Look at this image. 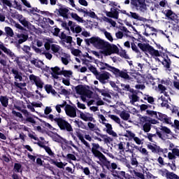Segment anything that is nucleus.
<instances>
[{"mask_svg":"<svg viewBox=\"0 0 179 179\" xmlns=\"http://www.w3.org/2000/svg\"><path fill=\"white\" fill-rule=\"evenodd\" d=\"M0 50L3 51V52L6 54V55H8L10 58H11V59L16 61L17 57L15 53L12 52V50H10V49H8L6 47H5V45H3V43L0 44Z\"/></svg>","mask_w":179,"mask_h":179,"instance_id":"15","label":"nucleus"},{"mask_svg":"<svg viewBox=\"0 0 179 179\" xmlns=\"http://www.w3.org/2000/svg\"><path fill=\"white\" fill-rule=\"evenodd\" d=\"M104 66H106L108 68V71H110V72H113L115 76H118L119 78H123L124 79H128L129 78V76L128 75V73H127V71H120V69L110 66L108 64L105 63Z\"/></svg>","mask_w":179,"mask_h":179,"instance_id":"6","label":"nucleus"},{"mask_svg":"<svg viewBox=\"0 0 179 179\" xmlns=\"http://www.w3.org/2000/svg\"><path fill=\"white\" fill-rule=\"evenodd\" d=\"M89 43L92 44L95 48L98 50H103L104 51V48L107 44V41L99 38V37H92L89 39Z\"/></svg>","mask_w":179,"mask_h":179,"instance_id":"8","label":"nucleus"},{"mask_svg":"<svg viewBox=\"0 0 179 179\" xmlns=\"http://www.w3.org/2000/svg\"><path fill=\"white\" fill-rule=\"evenodd\" d=\"M90 17H92V19H96V20H100V17H98L97 15H96V13L94 11H92V10H90L88 12V15Z\"/></svg>","mask_w":179,"mask_h":179,"instance_id":"57","label":"nucleus"},{"mask_svg":"<svg viewBox=\"0 0 179 179\" xmlns=\"http://www.w3.org/2000/svg\"><path fill=\"white\" fill-rule=\"evenodd\" d=\"M58 12L60 16L65 17V19H68V13L69 12V9L65 7H62L58 10Z\"/></svg>","mask_w":179,"mask_h":179,"instance_id":"34","label":"nucleus"},{"mask_svg":"<svg viewBox=\"0 0 179 179\" xmlns=\"http://www.w3.org/2000/svg\"><path fill=\"white\" fill-rule=\"evenodd\" d=\"M138 47L144 52L146 57H149V55L153 58H155L159 62H162V65L167 69H170L171 65V60L169 58V56L163 57V59L161 60L158 57H160V52L159 50L155 49L152 45L148 43H138Z\"/></svg>","mask_w":179,"mask_h":179,"instance_id":"1","label":"nucleus"},{"mask_svg":"<svg viewBox=\"0 0 179 179\" xmlns=\"http://www.w3.org/2000/svg\"><path fill=\"white\" fill-rule=\"evenodd\" d=\"M144 29L145 31L143 33V35L146 37H149V36H155L156 35V34L155 33L157 31V30L155 27H150L149 24L144 25Z\"/></svg>","mask_w":179,"mask_h":179,"instance_id":"17","label":"nucleus"},{"mask_svg":"<svg viewBox=\"0 0 179 179\" xmlns=\"http://www.w3.org/2000/svg\"><path fill=\"white\" fill-rule=\"evenodd\" d=\"M103 34L109 41H111V42L113 41L114 39L113 38V36H111V34L110 32L107 31H104Z\"/></svg>","mask_w":179,"mask_h":179,"instance_id":"63","label":"nucleus"},{"mask_svg":"<svg viewBox=\"0 0 179 179\" xmlns=\"http://www.w3.org/2000/svg\"><path fill=\"white\" fill-rule=\"evenodd\" d=\"M106 128V132L108 134V135H110L113 138H118V135L115 131H113V126L110 123H105L103 124Z\"/></svg>","mask_w":179,"mask_h":179,"instance_id":"22","label":"nucleus"},{"mask_svg":"<svg viewBox=\"0 0 179 179\" xmlns=\"http://www.w3.org/2000/svg\"><path fill=\"white\" fill-rule=\"evenodd\" d=\"M151 124L150 122H145L142 124V129L144 132H150Z\"/></svg>","mask_w":179,"mask_h":179,"instance_id":"44","label":"nucleus"},{"mask_svg":"<svg viewBox=\"0 0 179 179\" xmlns=\"http://www.w3.org/2000/svg\"><path fill=\"white\" fill-rule=\"evenodd\" d=\"M124 136L126 138H129V139H134V137L136 136L135 134L133 133L132 131L127 130L126 131V134H124Z\"/></svg>","mask_w":179,"mask_h":179,"instance_id":"59","label":"nucleus"},{"mask_svg":"<svg viewBox=\"0 0 179 179\" xmlns=\"http://www.w3.org/2000/svg\"><path fill=\"white\" fill-rule=\"evenodd\" d=\"M71 17L73 20H76V22H78L79 23H85L86 21L83 20V17H80L78 14L75 13H70Z\"/></svg>","mask_w":179,"mask_h":179,"instance_id":"36","label":"nucleus"},{"mask_svg":"<svg viewBox=\"0 0 179 179\" xmlns=\"http://www.w3.org/2000/svg\"><path fill=\"white\" fill-rule=\"evenodd\" d=\"M179 157V150L178 148H173L172 152L168 153V159L169 160H176V157Z\"/></svg>","mask_w":179,"mask_h":179,"instance_id":"29","label":"nucleus"},{"mask_svg":"<svg viewBox=\"0 0 179 179\" xmlns=\"http://www.w3.org/2000/svg\"><path fill=\"white\" fill-rule=\"evenodd\" d=\"M132 5L138 12L145 13L148 10V6L146 5L145 0H134L132 2Z\"/></svg>","mask_w":179,"mask_h":179,"instance_id":"11","label":"nucleus"},{"mask_svg":"<svg viewBox=\"0 0 179 179\" xmlns=\"http://www.w3.org/2000/svg\"><path fill=\"white\" fill-rule=\"evenodd\" d=\"M143 99L147 100L150 104H153V103H155V99L149 95H144Z\"/></svg>","mask_w":179,"mask_h":179,"instance_id":"62","label":"nucleus"},{"mask_svg":"<svg viewBox=\"0 0 179 179\" xmlns=\"http://www.w3.org/2000/svg\"><path fill=\"white\" fill-rule=\"evenodd\" d=\"M13 8L17 10H22V4L16 0L13 1Z\"/></svg>","mask_w":179,"mask_h":179,"instance_id":"60","label":"nucleus"},{"mask_svg":"<svg viewBox=\"0 0 179 179\" xmlns=\"http://www.w3.org/2000/svg\"><path fill=\"white\" fill-rule=\"evenodd\" d=\"M111 78V74L110 73L106 71L102 73H99L96 76L97 80H99L102 85H106V83H108V80Z\"/></svg>","mask_w":179,"mask_h":179,"instance_id":"13","label":"nucleus"},{"mask_svg":"<svg viewBox=\"0 0 179 179\" xmlns=\"http://www.w3.org/2000/svg\"><path fill=\"white\" fill-rule=\"evenodd\" d=\"M55 122L57 123V125L59 127L60 129L63 131H67L68 132H72L73 129L69 122H68L64 118L55 119Z\"/></svg>","mask_w":179,"mask_h":179,"instance_id":"10","label":"nucleus"},{"mask_svg":"<svg viewBox=\"0 0 179 179\" xmlns=\"http://www.w3.org/2000/svg\"><path fill=\"white\" fill-rule=\"evenodd\" d=\"M98 118L99 120L100 124H102L103 125H104V124L107 123V119H106L104 115H98Z\"/></svg>","mask_w":179,"mask_h":179,"instance_id":"61","label":"nucleus"},{"mask_svg":"<svg viewBox=\"0 0 179 179\" xmlns=\"http://www.w3.org/2000/svg\"><path fill=\"white\" fill-rule=\"evenodd\" d=\"M162 13L171 20H176V19H177V15H176L171 10H162Z\"/></svg>","mask_w":179,"mask_h":179,"instance_id":"24","label":"nucleus"},{"mask_svg":"<svg viewBox=\"0 0 179 179\" xmlns=\"http://www.w3.org/2000/svg\"><path fill=\"white\" fill-rule=\"evenodd\" d=\"M135 149H138V146L132 143L127 142L124 147V152L128 153H134Z\"/></svg>","mask_w":179,"mask_h":179,"instance_id":"23","label":"nucleus"},{"mask_svg":"<svg viewBox=\"0 0 179 179\" xmlns=\"http://www.w3.org/2000/svg\"><path fill=\"white\" fill-rule=\"evenodd\" d=\"M31 64H32V65H34L35 66H36V68H41L43 66V65H44L43 62L38 61L37 59L31 60Z\"/></svg>","mask_w":179,"mask_h":179,"instance_id":"46","label":"nucleus"},{"mask_svg":"<svg viewBox=\"0 0 179 179\" xmlns=\"http://www.w3.org/2000/svg\"><path fill=\"white\" fill-rule=\"evenodd\" d=\"M66 105V101H65L64 103H62V104H57L55 106V108L56 110V111L59 113L61 114L62 113V108H64L65 106Z\"/></svg>","mask_w":179,"mask_h":179,"instance_id":"47","label":"nucleus"},{"mask_svg":"<svg viewBox=\"0 0 179 179\" xmlns=\"http://www.w3.org/2000/svg\"><path fill=\"white\" fill-rule=\"evenodd\" d=\"M15 17H17V20H19L20 23L22 24V26H24V27H29L30 22H29L28 20H26L24 17H23V15L17 14Z\"/></svg>","mask_w":179,"mask_h":179,"instance_id":"28","label":"nucleus"},{"mask_svg":"<svg viewBox=\"0 0 179 179\" xmlns=\"http://www.w3.org/2000/svg\"><path fill=\"white\" fill-rule=\"evenodd\" d=\"M51 50L52 51L53 54L57 57H59V55L64 52L62 51V48L57 44L51 45Z\"/></svg>","mask_w":179,"mask_h":179,"instance_id":"20","label":"nucleus"},{"mask_svg":"<svg viewBox=\"0 0 179 179\" xmlns=\"http://www.w3.org/2000/svg\"><path fill=\"white\" fill-rule=\"evenodd\" d=\"M118 8H111L110 11H106L105 13L108 17H111L112 19H118L120 16V13L118 12Z\"/></svg>","mask_w":179,"mask_h":179,"instance_id":"16","label":"nucleus"},{"mask_svg":"<svg viewBox=\"0 0 179 179\" xmlns=\"http://www.w3.org/2000/svg\"><path fill=\"white\" fill-rule=\"evenodd\" d=\"M44 150H45V152L48 153V155H49V156H50V157H55V153H54V152H52V150H51V148L48 146L46 147H43Z\"/></svg>","mask_w":179,"mask_h":179,"instance_id":"54","label":"nucleus"},{"mask_svg":"<svg viewBox=\"0 0 179 179\" xmlns=\"http://www.w3.org/2000/svg\"><path fill=\"white\" fill-rule=\"evenodd\" d=\"M59 57H61L62 62L64 65H68V64H69V61H71V55L63 52Z\"/></svg>","mask_w":179,"mask_h":179,"instance_id":"27","label":"nucleus"},{"mask_svg":"<svg viewBox=\"0 0 179 179\" xmlns=\"http://www.w3.org/2000/svg\"><path fill=\"white\" fill-rule=\"evenodd\" d=\"M0 102L3 107H8V104H9V99H8V96H0Z\"/></svg>","mask_w":179,"mask_h":179,"instance_id":"41","label":"nucleus"},{"mask_svg":"<svg viewBox=\"0 0 179 179\" xmlns=\"http://www.w3.org/2000/svg\"><path fill=\"white\" fill-rule=\"evenodd\" d=\"M79 170H81V171L85 174V176H87V177H90V175L92 173H90V169L89 167H83L82 165L78 166Z\"/></svg>","mask_w":179,"mask_h":179,"instance_id":"38","label":"nucleus"},{"mask_svg":"<svg viewBox=\"0 0 179 179\" xmlns=\"http://www.w3.org/2000/svg\"><path fill=\"white\" fill-rule=\"evenodd\" d=\"M29 80L32 85H36L38 89H43V87H44V82H43V80L34 74L29 76Z\"/></svg>","mask_w":179,"mask_h":179,"instance_id":"12","label":"nucleus"},{"mask_svg":"<svg viewBox=\"0 0 179 179\" xmlns=\"http://www.w3.org/2000/svg\"><path fill=\"white\" fill-rule=\"evenodd\" d=\"M62 44L64 45V47H65L68 50H71V54H73V55L78 57V55H79V54H80V50L75 49V48H73V46H72V37L71 36H67L64 40H63Z\"/></svg>","mask_w":179,"mask_h":179,"instance_id":"7","label":"nucleus"},{"mask_svg":"<svg viewBox=\"0 0 179 179\" xmlns=\"http://www.w3.org/2000/svg\"><path fill=\"white\" fill-rule=\"evenodd\" d=\"M129 99H130V103L131 104H135V103H136V101H138V100H139V97H138V96L136 94H131L129 95Z\"/></svg>","mask_w":179,"mask_h":179,"instance_id":"51","label":"nucleus"},{"mask_svg":"<svg viewBox=\"0 0 179 179\" xmlns=\"http://www.w3.org/2000/svg\"><path fill=\"white\" fill-rule=\"evenodd\" d=\"M4 30L7 36H8L9 37H13V36L15 35V34L13 33V29H12V28L9 27H6L4 28Z\"/></svg>","mask_w":179,"mask_h":179,"instance_id":"50","label":"nucleus"},{"mask_svg":"<svg viewBox=\"0 0 179 179\" xmlns=\"http://www.w3.org/2000/svg\"><path fill=\"white\" fill-rule=\"evenodd\" d=\"M22 113L26 118V121L27 122H30L31 124H36V120L33 117V115L30 113V112L27 111V110H23Z\"/></svg>","mask_w":179,"mask_h":179,"instance_id":"21","label":"nucleus"},{"mask_svg":"<svg viewBox=\"0 0 179 179\" xmlns=\"http://www.w3.org/2000/svg\"><path fill=\"white\" fill-rule=\"evenodd\" d=\"M158 92L165 96V97L161 96L160 98H159V100H161V101H162V103H161L162 107H167V100L170 99V96L169 95V90L167 89V87H166V86L159 84Z\"/></svg>","mask_w":179,"mask_h":179,"instance_id":"5","label":"nucleus"},{"mask_svg":"<svg viewBox=\"0 0 179 179\" xmlns=\"http://www.w3.org/2000/svg\"><path fill=\"white\" fill-rule=\"evenodd\" d=\"M146 113L148 115H151V117H154V118H157V120H159V117H160V114H162L160 113L149 110H147Z\"/></svg>","mask_w":179,"mask_h":179,"instance_id":"43","label":"nucleus"},{"mask_svg":"<svg viewBox=\"0 0 179 179\" xmlns=\"http://www.w3.org/2000/svg\"><path fill=\"white\" fill-rule=\"evenodd\" d=\"M76 92L77 94H80L81 96V99L83 101H86L87 99L92 98L93 92L90 90H87L86 87L83 85H78L76 87Z\"/></svg>","mask_w":179,"mask_h":179,"instance_id":"4","label":"nucleus"},{"mask_svg":"<svg viewBox=\"0 0 179 179\" xmlns=\"http://www.w3.org/2000/svg\"><path fill=\"white\" fill-rule=\"evenodd\" d=\"M64 110L66 115L71 118H75V117H76V107L72 106L71 105H66L64 108Z\"/></svg>","mask_w":179,"mask_h":179,"instance_id":"14","label":"nucleus"},{"mask_svg":"<svg viewBox=\"0 0 179 179\" xmlns=\"http://www.w3.org/2000/svg\"><path fill=\"white\" fill-rule=\"evenodd\" d=\"M11 73L13 74V76L15 80L14 83V85L17 87H20L22 89V87H26V83H17V82H23V73L19 71V69L17 68H13L11 69Z\"/></svg>","mask_w":179,"mask_h":179,"instance_id":"3","label":"nucleus"},{"mask_svg":"<svg viewBox=\"0 0 179 179\" xmlns=\"http://www.w3.org/2000/svg\"><path fill=\"white\" fill-rule=\"evenodd\" d=\"M120 52V49L115 45H111L110 43L106 42V45H105V48L103 51H102V54L103 55H111V54H118Z\"/></svg>","mask_w":179,"mask_h":179,"instance_id":"9","label":"nucleus"},{"mask_svg":"<svg viewBox=\"0 0 179 179\" xmlns=\"http://www.w3.org/2000/svg\"><path fill=\"white\" fill-rule=\"evenodd\" d=\"M108 117L110 118V120H113V121H115V122H116L117 124H119L120 125L121 122V119H120L118 116L114 115H108Z\"/></svg>","mask_w":179,"mask_h":179,"instance_id":"55","label":"nucleus"},{"mask_svg":"<svg viewBox=\"0 0 179 179\" xmlns=\"http://www.w3.org/2000/svg\"><path fill=\"white\" fill-rule=\"evenodd\" d=\"M50 136L55 142H57L58 143L62 144V142H65L66 141L64 138L61 137L57 134L52 133V134H50Z\"/></svg>","mask_w":179,"mask_h":179,"instance_id":"31","label":"nucleus"},{"mask_svg":"<svg viewBox=\"0 0 179 179\" xmlns=\"http://www.w3.org/2000/svg\"><path fill=\"white\" fill-rule=\"evenodd\" d=\"M158 120H160V121H163V122H166V124H169L170 125L173 124L171 118L166 115H163V113L159 114V117H158Z\"/></svg>","mask_w":179,"mask_h":179,"instance_id":"32","label":"nucleus"},{"mask_svg":"<svg viewBox=\"0 0 179 179\" xmlns=\"http://www.w3.org/2000/svg\"><path fill=\"white\" fill-rule=\"evenodd\" d=\"M128 17H131L132 19H135L136 20H140L141 22H145L146 19L139 16V14L136 13L130 12L129 13H126Z\"/></svg>","mask_w":179,"mask_h":179,"instance_id":"30","label":"nucleus"},{"mask_svg":"<svg viewBox=\"0 0 179 179\" xmlns=\"http://www.w3.org/2000/svg\"><path fill=\"white\" fill-rule=\"evenodd\" d=\"M131 174L133 177H136V178L145 179V175L141 172H137L135 170L130 171Z\"/></svg>","mask_w":179,"mask_h":179,"instance_id":"40","label":"nucleus"},{"mask_svg":"<svg viewBox=\"0 0 179 179\" xmlns=\"http://www.w3.org/2000/svg\"><path fill=\"white\" fill-rule=\"evenodd\" d=\"M138 152H140V153H141L143 156L145 157V160H149V157H150V154H149V151H148L146 148L140 147L138 148Z\"/></svg>","mask_w":179,"mask_h":179,"instance_id":"33","label":"nucleus"},{"mask_svg":"<svg viewBox=\"0 0 179 179\" xmlns=\"http://www.w3.org/2000/svg\"><path fill=\"white\" fill-rule=\"evenodd\" d=\"M101 138L103 139L105 143H110V142L112 141L111 138L104 135V134H100Z\"/></svg>","mask_w":179,"mask_h":179,"instance_id":"64","label":"nucleus"},{"mask_svg":"<svg viewBox=\"0 0 179 179\" xmlns=\"http://www.w3.org/2000/svg\"><path fill=\"white\" fill-rule=\"evenodd\" d=\"M76 125H78V128H81L82 129H87V127L85 124V123H83V122L82 121H79V120H75L74 121Z\"/></svg>","mask_w":179,"mask_h":179,"instance_id":"52","label":"nucleus"},{"mask_svg":"<svg viewBox=\"0 0 179 179\" xmlns=\"http://www.w3.org/2000/svg\"><path fill=\"white\" fill-rule=\"evenodd\" d=\"M17 38H18L19 44H22V43H24V41H26L27 40L29 36H27V35H25V34H18L17 35Z\"/></svg>","mask_w":179,"mask_h":179,"instance_id":"39","label":"nucleus"},{"mask_svg":"<svg viewBox=\"0 0 179 179\" xmlns=\"http://www.w3.org/2000/svg\"><path fill=\"white\" fill-rule=\"evenodd\" d=\"M77 137L82 142V143H83V145L86 146V148H90V144L87 141H86V140H85V137L83 136V134L80 133H78Z\"/></svg>","mask_w":179,"mask_h":179,"instance_id":"37","label":"nucleus"},{"mask_svg":"<svg viewBox=\"0 0 179 179\" xmlns=\"http://www.w3.org/2000/svg\"><path fill=\"white\" fill-rule=\"evenodd\" d=\"M80 118L83 120V121H90V122H94V117H93V114L80 111Z\"/></svg>","mask_w":179,"mask_h":179,"instance_id":"18","label":"nucleus"},{"mask_svg":"<svg viewBox=\"0 0 179 179\" xmlns=\"http://www.w3.org/2000/svg\"><path fill=\"white\" fill-rule=\"evenodd\" d=\"M146 113L148 115H151V117H154V118H157V120H159V117H160V114H162L160 113L149 110H147Z\"/></svg>","mask_w":179,"mask_h":179,"instance_id":"42","label":"nucleus"},{"mask_svg":"<svg viewBox=\"0 0 179 179\" xmlns=\"http://www.w3.org/2000/svg\"><path fill=\"white\" fill-rule=\"evenodd\" d=\"M52 70V75L54 76V78H57V76L58 75H62V70L59 69L58 66H55L54 68H51Z\"/></svg>","mask_w":179,"mask_h":179,"instance_id":"35","label":"nucleus"},{"mask_svg":"<svg viewBox=\"0 0 179 179\" xmlns=\"http://www.w3.org/2000/svg\"><path fill=\"white\" fill-rule=\"evenodd\" d=\"M45 90L48 94L51 93L52 94H57V92H55V90L52 89V86L51 85H46L45 86Z\"/></svg>","mask_w":179,"mask_h":179,"instance_id":"45","label":"nucleus"},{"mask_svg":"<svg viewBox=\"0 0 179 179\" xmlns=\"http://www.w3.org/2000/svg\"><path fill=\"white\" fill-rule=\"evenodd\" d=\"M158 174L159 176H162V177H165L167 179H171L174 173L169 172L167 169H159L158 170Z\"/></svg>","mask_w":179,"mask_h":179,"instance_id":"26","label":"nucleus"},{"mask_svg":"<svg viewBox=\"0 0 179 179\" xmlns=\"http://www.w3.org/2000/svg\"><path fill=\"white\" fill-rule=\"evenodd\" d=\"M87 127L90 131H99V128L97 127V126L90 122L87 123Z\"/></svg>","mask_w":179,"mask_h":179,"instance_id":"56","label":"nucleus"},{"mask_svg":"<svg viewBox=\"0 0 179 179\" xmlns=\"http://www.w3.org/2000/svg\"><path fill=\"white\" fill-rule=\"evenodd\" d=\"M69 26L73 33L79 34L82 31V27L79 25H73V22L72 21H69Z\"/></svg>","mask_w":179,"mask_h":179,"instance_id":"25","label":"nucleus"},{"mask_svg":"<svg viewBox=\"0 0 179 179\" xmlns=\"http://www.w3.org/2000/svg\"><path fill=\"white\" fill-rule=\"evenodd\" d=\"M100 145L99 143H92V153L94 155V157H97L99 159V162H97L98 164L100 166H105L106 169H110V161L107 160V158L101 152L99 151L100 149Z\"/></svg>","mask_w":179,"mask_h":179,"instance_id":"2","label":"nucleus"},{"mask_svg":"<svg viewBox=\"0 0 179 179\" xmlns=\"http://www.w3.org/2000/svg\"><path fill=\"white\" fill-rule=\"evenodd\" d=\"M13 171L15 173H22V164L19 163H15L14 164Z\"/></svg>","mask_w":179,"mask_h":179,"instance_id":"53","label":"nucleus"},{"mask_svg":"<svg viewBox=\"0 0 179 179\" xmlns=\"http://www.w3.org/2000/svg\"><path fill=\"white\" fill-rule=\"evenodd\" d=\"M118 54L122 58H125V59H129V56L127 53V50L124 49H121L120 51L118 52Z\"/></svg>","mask_w":179,"mask_h":179,"instance_id":"49","label":"nucleus"},{"mask_svg":"<svg viewBox=\"0 0 179 179\" xmlns=\"http://www.w3.org/2000/svg\"><path fill=\"white\" fill-rule=\"evenodd\" d=\"M62 75H64L66 78H71L72 76V71L62 69Z\"/></svg>","mask_w":179,"mask_h":179,"instance_id":"58","label":"nucleus"},{"mask_svg":"<svg viewBox=\"0 0 179 179\" xmlns=\"http://www.w3.org/2000/svg\"><path fill=\"white\" fill-rule=\"evenodd\" d=\"M120 115L122 120H124V121H128V120H129L130 115L127 111H122Z\"/></svg>","mask_w":179,"mask_h":179,"instance_id":"48","label":"nucleus"},{"mask_svg":"<svg viewBox=\"0 0 179 179\" xmlns=\"http://www.w3.org/2000/svg\"><path fill=\"white\" fill-rule=\"evenodd\" d=\"M147 148L149 150H151L152 153H160V152H163L160 146L156 145L155 143H148L147 144Z\"/></svg>","mask_w":179,"mask_h":179,"instance_id":"19","label":"nucleus"}]
</instances>
